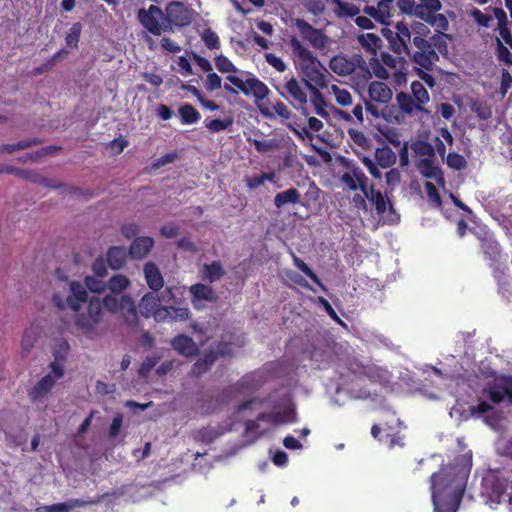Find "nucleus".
Returning a JSON list of instances; mask_svg holds the SVG:
<instances>
[{"mask_svg": "<svg viewBox=\"0 0 512 512\" xmlns=\"http://www.w3.org/2000/svg\"><path fill=\"white\" fill-rule=\"evenodd\" d=\"M471 470V459L459 455L430 477L435 512H457Z\"/></svg>", "mask_w": 512, "mask_h": 512, "instance_id": "1", "label": "nucleus"}, {"mask_svg": "<svg viewBox=\"0 0 512 512\" xmlns=\"http://www.w3.org/2000/svg\"><path fill=\"white\" fill-rule=\"evenodd\" d=\"M137 19L150 34L160 36L165 32L173 33L175 27L188 26L192 22V10L183 2L172 1L166 5L165 12L157 5L140 8Z\"/></svg>", "mask_w": 512, "mask_h": 512, "instance_id": "2", "label": "nucleus"}, {"mask_svg": "<svg viewBox=\"0 0 512 512\" xmlns=\"http://www.w3.org/2000/svg\"><path fill=\"white\" fill-rule=\"evenodd\" d=\"M119 302L120 298L115 294H107L103 299L91 297L87 305V313H81L75 319V328L81 334L90 336L103 319V308L115 314L119 310Z\"/></svg>", "mask_w": 512, "mask_h": 512, "instance_id": "3", "label": "nucleus"}, {"mask_svg": "<svg viewBox=\"0 0 512 512\" xmlns=\"http://www.w3.org/2000/svg\"><path fill=\"white\" fill-rule=\"evenodd\" d=\"M447 37L445 33H434L429 39L416 37L410 47L414 63L425 70H431L439 60L438 53L447 51Z\"/></svg>", "mask_w": 512, "mask_h": 512, "instance_id": "4", "label": "nucleus"}, {"mask_svg": "<svg viewBox=\"0 0 512 512\" xmlns=\"http://www.w3.org/2000/svg\"><path fill=\"white\" fill-rule=\"evenodd\" d=\"M138 308L144 318L154 317L156 321L167 319L185 321L190 315L186 307L162 306L160 298L153 291L142 296Z\"/></svg>", "mask_w": 512, "mask_h": 512, "instance_id": "5", "label": "nucleus"}, {"mask_svg": "<svg viewBox=\"0 0 512 512\" xmlns=\"http://www.w3.org/2000/svg\"><path fill=\"white\" fill-rule=\"evenodd\" d=\"M481 494L491 507L500 503L512 505V481L499 471H489L482 479Z\"/></svg>", "mask_w": 512, "mask_h": 512, "instance_id": "6", "label": "nucleus"}, {"mask_svg": "<svg viewBox=\"0 0 512 512\" xmlns=\"http://www.w3.org/2000/svg\"><path fill=\"white\" fill-rule=\"evenodd\" d=\"M291 55L296 67L300 68L302 73L317 85H325V76L317 68L318 59L306 48L296 36L289 39Z\"/></svg>", "mask_w": 512, "mask_h": 512, "instance_id": "7", "label": "nucleus"}, {"mask_svg": "<svg viewBox=\"0 0 512 512\" xmlns=\"http://www.w3.org/2000/svg\"><path fill=\"white\" fill-rule=\"evenodd\" d=\"M248 75L249 77L246 80L235 75H227L225 79L233 86L225 84L224 89L231 94H237L238 91L246 96L252 94L256 102L267 98L270 93L268 86L253 74L248 73Z\"/></svg>", "mask_w": 512, "mask_h": 512, "instance_id": "8", "label": "nucleus"}, {"mask_svg": "<svg viewBox=\"0 0 512 512\" xmlns=\"http://www.w3.org/2000/svg\"><path fill=\"white\" fill-rule=\"evenodd\" d=\"M70 292L71 294L63 299L60 295H53V303L60 310H64L66 308H70L73 312H75L74 320L81 313H87V305L90 300L88 298V292L85 284L78 281L70 282Z\"/></svg>", "mask_w": 512, "mask_h": 512, "instance_id": "9", "label": "nucleus"}, {"mask_svg": "<svg viewBox=\"0 0 512 512\" xmlns=\"http://www.w3.org/2000/svg\"><path fill=\"white\" fill-rule=\"evenodd\" d=\"M381 33L394 53L398 55H411V32L407 24L397 22L396 24L384 26L381 29Z\"/></svg>", "mask_w": 512, "mask_h": 512, "instance_id": "10", "label": "nucleus"}, {"mask_svg": "<svg viewBox=\"0 0 512 512\" xmlns=\"http://www.w3.org/2000/svg\"><path fill=\"white\" fill-rule=\"evenodd\" d=\"M330 69L339 76H347L359 69L360 73L365 79L371 77L366 60L360 54H353L352 56L347 55H336L329 63Z\"/></svg>", "mask_w": 512, "mask_h": 512, "instance_id": "11", "label": "nucleus"}, {"mask_svg": "<svg viewBox=\"0 0 512 512\" xmlns=\"http://www.w3.org/2000/svg\"><path fill=\"white\" fill-rule=\"evenodd\" d=\"M483 394L493 404H500L506 401L512 405V376H496L492 382L487 383L484 387Z\"/></svg>", "mask_w": 512, "mask_h": 512, "instance_id": "12", "label": "nucleus"}, {"mask_svg": "<svg viewBox=\"0 0 512 512\" xmlns=\"http://www.w3.org/2000/svg\"><path fill=\"white\" fill-rule=\"evenodd\" d=\"M304 81L306 79H302L301 81L292 77L283 86L284 91H281L280 94L283 96L296 110L301 111V113L305 116H308L309 112L306 108L307 105V93L304 85Z\"/></svg>", "mask_w": 512, "mask_h": 512, "instance_id": "13", "label": "nucleus"}, {"mask_svg": "<svg viewBox=\"0 0 512 512\" xmlns=\"http://www.w3.org/2000/svg\"><path fill=\"white\" fill-rule=\"evenodd\" d=\"M472 233L480 243V248L485 260L489 261L491 267H494L501 258V246L494 234L484 228L472 230Z\"/></svg>", "mask_w": 512, "mask_h": 512, "instance_id": "14", "label": "nucleus"}, {"mask_svg": "<svg viewBox=\"0 0 512 512\" xmlns=\"http://www.w3.org/2000/svg\"><path fill=\"white\" fill-rule=\"evenodd\" d=\"M295 26L302 38L308 41L312 47L316 49H323L327 44L326 35L319 29L313 27L304 19H296Z\"/></svg>", "mask_w": 512, "mask_h": 512, "instance_id": "15", "label": "nucleus"}, {"mask_svg": "<svg viewBox=\"0 0 512 512\" xmlns=\"http://www.w3.org/2000/svg\"><path fill=\"white\" fill-rule=\"evenodd\" d=\"M346 171L341 176V181L352 191L360 189L362 192L368 188V178L364 171L357 165L348 163Z\"/></svg>", "mask_w": 512, "mask_h": 512, "instance_id": "16", "label": "nucleus"}, {"mask_svg": "<svg viewBox=\"0 0 512 512\" xmlns=\"http://www.w3.org/2000/svg\"><path fill=\"white\" fill-rule=\"evenodd\" d=\"M118 312L125 324L131 328L139 326V316L137 312V306L133 298L128 294L120 296Z\"/></svg>", "mask_w": 512, "mask_h": 512, "instance_id": "17", "label": "nucleus"}, {"mask_svg": "<svg viewBox=\"0 0 512 512\" xmlns=\"http://www.w3.org/2000/svg\"><path fill=\"white\" fill-rule=\"evenodd\" d=\"M171 347L180 355L193 358L198 355L199 348L194 340L186 335L179 334L171 340Z\"/></svg>", "mask_w": 512, "mask_h": 512, "instance_id": "18", "label": "nucleus"}, {"mask_svg": "<svg viewBox=\"0 0 512 512\" xmlns=\"http://www.w3.org/2000/svg\"><path fill=\"white\" fill-rule=\"evenodd\" d=\"M364 11L384 26L392 24L390 19L394 12V4L379 1L376 6H366Z\"/></svg>", "mask_w": 512, "mask_h": 512, "instance_id": "19", "label": "nucleus"}, {"mask_svg": "<svg viewBox=\"0 0 512 512\" xmlns=\"http://www.w3.org/2000/svg\"><path fill=\"white\" fill-rule=\"evenodd\" d=\"M102 496L97 497L96 499H70L68 501L62 503H55L46 506L47 512H71L76 508H82L89 505L98 504L102 500Z\"/></svg>", "mask_w": 512, "mask_h": 512, "instance_id": "20", "label": "nucleus"}, {"mask_svg": "<svg viewBox=\"0 0 512 512\" xmlns=\"http://www.w3.org/2000/svg\"><path fill=\"white\" fill-rule=\"evenodd\" d=\"M189 291L192 296V304L196 309L200 308L198 305L200 301L215 302L218 298L211 286L202 283L191 285Z\"/></svg>", "mask_w": 512, "mask_h": 512, "instance_id": "21", "label": "nucleus"}, {"mask_svg": "<svg viewBox=\"0 0 512 512\" xmlns=\"http://www.w3.org/2000/svg\"><path fill=\"white\" fill-rule=\"evenodd\" d=\"M143 272L146 283L153 292H158L163 288L164 278L159 267L154 262L149 261L145 263Z\"/></svg>", "mask_w": 512, "mask_h": 512, "instance_id": "22", "label": "nucleus"}, {"mask_svg": "<svg viewBox=\"0 0 512 512\" xmlns=\"http://www.w3.org/2000/svg\"><path fill=\"white\" fill-rule=\"evenodd\" d=\"M154 246V239L148 236L136 237L130 247L129 255L133 259H142L149 254Z\"/></svg>", "mask_w": 512, "mask_h": 512, "instance_id": "23", "label": "nucleus"}, {"mask_svg": "<svg viewBox=\"0 0 512 512\" xmlns=\"http://www.w3.org/2000/svg\"><path fill=\"white\" fill-rule=\"evenodd\" d=\"M364 196L375 206L376 213L380 216L384 215L389 205L390 212L394 213V208L389 200H386L381 191L375 190L373 186L367 188L363 192Z\"/></svg>", "mask_w": 512, "mask_h": 512, "instance_id": "24", "label": "nucleus"}, {"mask_svg": "<svg viewBox=\"0 0 512 512\" xmlns=\"http://www.w3.org/2000/svg\"><path fill=\"white\" fill-rule=\"evenodd\" d=\"M368 94L371 101L386 104L392 99V90L383 82L374 81L369 84Z\"/></svg>", "mask_w": 512, "mask_h": 512, "instance_id": "25", "label": "nucleus"}, {"mask_svg": "<svg viewBox=\"0 0 512 512\" xmlns=\"http://www.w3.org/2000/svg\"><path fill=\"white\" fill-rule=\"evenodd\" d=\"M419 172L428 179H434L437 182H444L441 169L435 164L433 158H423L417 163Z\"/></svg>", "mask_w": 512, "mask_h": 512, "instance_id": "26", "label": "nucleus"}, {"mask_svg": "<svg viewBox=\"0 0 512 512\" xmlns=\"http://www.w3.org/2000/svg\"><path fill=\"white\" fill-rule=\"evenodd\" d=\"M54 385L55 378H53L52 374H47L28 392V396L32 401L39 400L45 397L53 389Z\"/></svg>", "mask_w": 512, "mask_h": 512, "instance_id": "27", "label": "nucleus"}, {"mask_svg": "<svg viewBox=\"0 0 512 512\" xmlns=\"http://www.w3.org/2000/svg\"><path fill=\"white\" fill-rule=\"evenodd\" d=\"M441 8L442 4L440 0H420V3L417 4L415 16L426 23V21L440 11Z\"/></svg>", "mask_w": 512, "mask_h": 512, "instance_id": "28", "label": "nucleus"}, {"mask_svg": "<svg viewBox=\"0 0 512 512\" xmlns=\"http://www.w3.org/2000/svg\"><path fill=\"white\" fill-rule=\"evenodd\" d=\"M127 250L121 246H112L108 249L106 257L109 267L113 270L121 269L127 261Z\"/></svg>", "mask_w": 512, "mask_h": 512, "instance_id": "29", "label": "nucleus"}, {"mask_svg": "<svg viewBox=\"0 0 512 512\" xmlns=\"http://www.w3.org/2000/svg\"><path fill=\"white\" fill-rule=\"evenodd\" d=\"M257 420L271 424L294 422L295 413L292 409L285 410L284 412H262L257 416Z\"/></svg>", "mask_w": 512, "mask_h": 512, "instance_id": "30", "label": "nucleus"}, {"mask_svg": "<svg viewBox=\"0 0 512 512\" xmlns=\"http://www.w3.org/2000/svg\"><path fill=\"white\" fill-rule=\"evenodd\" d=\"M216 354L212 351H207L202 357H200L192 366L191 375L195 377H201L207 371L211 369L213 364L216 362Z\"/></svg>", "mask_w": 512, "mask_h": 512, "instance_id": "31", "label": "nucleus"}, {"mask_svg": "<svg viewBox=\"0 0 512 512\" xmlns=\"http://www.w3.org/2000/svg\"><path fill=\"white\" fill-rule=\"evenodd\" d=\"M305 87L312 93V104L314 106L315 113L321 117L328 118L329 113L326 110L327 104L323 94L313 86L310 81H304Z\"/></svg>", "mask_w": 512, "mask_h": 512, "instance_id": "32", "label": "nucleus"}, {"mask_svg": "<svg viewBox=\"0 0 512 512\" xmlns=\"http://www.w3.org/2000/svg\"><path fill=\"white\" fill-rule=\"evenodd\" d=\"M396 159L395 152L388 145H383L375 151L376 163L383 169L392 167L396 163Z\"/></svg>", "mask_w": 512, "mask_h": 512, "instance_id": "33", "label": "nucleus"}, {"mask_svg": "<svg viewBox=\"0 0 512 512\" xmlns=\"http://www.w3.org/2000/svg\"><path fill=\"white\" fill-rule=\"evenodd\" d=\"M361 375L373 383L385 384L389 381L388 371L375 365L364 366Z\"/></svg>", "mask_w": 512, "mask_h": 512, "instance_id": "34", "label": "nucleus"}, {"mask_svg": "<svg viewBox=\"0 0 512 512\" xmlns=\"http://www.w3.org/2000/svg\"><path fill=\"white\" fill-rule=\"evenodd\" d=\"M225 275V270L219 261L204 264L202 267V278L209 283L220 280Z\"/></svg>", "mask_w": 512, "mask_h": 512, "instance_id": "35", "label": "nucleus"}, {"mask_svg": "<svg viewBox=\"0 0 512 512\" xmlns=\"http://www.w3.org/2000/svg\"><path fill=\"white\" fill-rule=\"evenodd\" d=\"M396 102L401 112L407 115H411L414 111H425V109L420 108L412 96L406 92L397 93Z\"/></svg>", "mask_w": 512, "mask_h": 512, "instance_id": "36", "label": "nucleus"}, {"mask_svg": "<svg viewBox=\"0 0 512 512\" xmlns=\"http://www.w3.org/2000/svg\"><path fill=\"white\" fill-rule=\"evenodd\" d=\"M129 278L124 274H115L113 275L107 282V288L111 292V294L115 295H123V291H125L130 286Z\"/></svg>", "mask_w": 512, "mask_h": 512, "instance_id": "37", "label": "nucleus"}, {"mask_svg": "<svg viewBox=\"0 0 512 512\" xmlns=\"http://www.w3.org/2000/svg\"><path fill=\"white\" fill-rule=\"evenodd\" d=\"M301 195L296 188H289L285 191L277 193L274 197V205L277 208L283 207L285 204H295L300 201Z\"/></svg>", "mask_w": 512, "mask_h": 512, "instance_id": "38", "label": "nucleus"}, {"mask_svg": "<svg viewBox=\"0 0 512 512\" xmlns=\"http://www.w3.org/2000/svg\"><path fill=\"white\" fill-rule=\"evenodd\" d=\"M16 176L20 177V178H23V179H26V180H30L32 182H35V183H40V184H43L47 187H50V188H53V189H60L62 187H64V183L62 182H59L57 184H53L49 179L45 178V177H41L37 174H34L30 171H27V170H24V169H20V168H17L16 170V173H15Z\"/></svg>", "mask_w": 512, "mask_h": 512, "instance_id": "39", "label": "nucleus"}, {"mask_svg": "<svg viewBox=\"0 0 512 512\" xmlns=\"http://www.w3.org/2000/svg\"><path fill=\"white\" fill-rule=\"evenodd\" d=\"M178 113L181 122L186 125L197 123L201 118L199 111L189 103L181 105L178 109Z\"/></svg>", "mask_w": 512, "mask_h": 512, "instance_id": "40", "label": "nucleus"}, {"mask_svg": "<svg viewBox=\"0 0 512 512\" xmlns=\"http://www.w3.org/2000/svg\"><path fill=\"white\" fill-rule=\"evenodd\" d=\"M293 256V263L294 265L301 270L308 278H310L321 290L324 292L327 291L326 286L321 281V279L314 273V271L299 257H297L295 254Z\"/></svg>", "mask_w": 512, "mask_h": 512, "instance_id": "41", "label": "nucleus"}, {"mask_svg": "<svg viewBox=\"0 0 512 512\" xmlns=\"http://www.w3.org/2000/svg\"><path fill=\"white\" fill-rule=\"evenodd\" d=\"M40 335L38 326L31 325L29 328L24 330L21 340L22 349L29 353L34 347L36 340Z\"/></svg>", "mask_w": 512, "mask_h": 512, "instance_id": "42", "label": "nucleus"}, {"mask_svg": "<svg viewBox=\"0 0 512 512\" xmlns=\"http://www.w3.org/2000/svg\"><path fill=\"white\" fill-rule=\"evenodd\" d=\"M412 98L418 104L420 108H424L423 105L429 102V93L424 85L419 81H413L411 83Z\"/></svg>", "mask_w": 512, "mask_h": 512, "instance_id": "43", "label": "nucleus"}, {"mask_svg": "<svg viewBox=\"0 0 512 512\" xmlns=\"http://www.w3.org/2000/svg\"><path fill=\"white\" fill-rule=\"evenodd\" d=\"M40 143H42L41 139L30 138L27 140H21L17 143H13V144L0 145V154H3V153L11 154L17 150L25 149V148L31 147L33 145H38Z\"/></svg>", "mask_w": 512, "mask_h": 512, "instance_id": "44", "label": "nucleus"}, {"mask_svg": "<svg viewBox=\"0 0 512 512\" xmlns=\"http://www.w3.org/2000/svg\"><path fill=\"white\" fill-rule=\"evenodd\" d=\"M82 28L83 27L80 22H75L72 24L69 32L65 37V43L67 47L78 49Z\"/></svg>", "mask_w": 512, "mask_h": 512, "instance_id": "45", "label": "nucleus"}, {"mask_svg": "<svg viewBox=\"0 0 512 512\" xmlns=\"http://www.w3.org/2000/svg\"><path fill=\"white\" fill-rule=\"evenodd\" d=\"M409 29L412 42L416 40V37L429 39L433 35L427 23L416 21L411 24Z\"/></svg>", "mask_w": 512, "mask_h": 512, "instance_id": "46", "label": "nucleus"}, {"mask_svg": "<svg viewBox=\"0 0 512 512\" xmlns=\"http://www.w3.org/2000/svg\"><path fill=\"white\" fill-rule=\"evenodd\" d=\"M161 356L159 355H153V356H147L142 364L140 365L138 369V375L141 378H147L149 374L151 373L152 369L157 365L159 362Z\"/></svg>", "mask_w": 512, "mask_h": 512, "instance_id": "47", "label": "nucleus"}, {"mask_svg": "<svg viewBox=\"0 0 512 512\" xmlns=\"http://www.w3.org/2000/svg\"><path fill=\"white\" fill-rule=\"evenodd\" d=\"M233 124L232 118L205 120V126L211 133L226 130Z\"/></svg>", "mask_w": 512, "mask_h": 512, "instance_id": "48", "label": "nucleus"}, {"mask_svg": "<svg viewBox=\"0 0 512 512\" xmlns=\"http://www.w3.org/2000/svg\"><path fill=\"white\" fill-rule=\"evenodd\" d=\"M470 109L481 120H488L492 116L491 108L482 101H473Z\"/></svg>", "mask_w": 512, "mask_h": 512, "instance_id": "49", "label": "nucleus"}, {"mask_svg": "<svg viewBox=\"0 0 512 512\" xmlns=\"http://www.w3.org/2000/svg\"><path fill=\"white\" fill-rule=\"evenodd\" d=\"M201 39L210 50H218L220 48L219 37L211 28L204 29Z\"/></svg>", "mask_w": 512, "mask_h": 512, "instance_id": "50", "label": "nucleus"}, {"mask_svg": "<svg viewBox=\"0 0 512 512\" xmlns=\"http://www.w3.org/2000/svg\"><path fill=\"white\" fill-rule=\"evenodd\" d=\"M411 147L417 156H426V158L434 157V147L426 141L418 140L414 142Z\"/></svg>", "mask_w": 512, "mask_h": 512, "instance_id": "51", "label": "nucleus"}, {"mask_svg": "<svg viewBox=\"0 0 512 512\" xmlns=\"http://www.w3.org/2000/svg\"><path fill=\"white\" fill-rule=\"evenodd\" d=\"M426 23L435 27L436 33H444V31L449 28V22L446 16L438 12L435 13L433 17H430Z\"/></svg>", "mask_w": 512, "mask_h": 512, "instance_id": "52", "label": "nucleus"}, {"mask_svg": "<svg viewBox=\"0 0 512 512\" xmlns=\"http://www.w3.org/2000/svg\"><path fill=\"white\" fill-rule=\"evenodd\" d=\"M214 61L217 70L221 73L238 72L237 67L232 63V61L222 54L215 57Z\"/></svg>", "mask_w": 512, "mask_h": 512, "instance_id": "53", "label": "nucleus"}, {"mask_svg": "<svg viewBox=\"0 0 512 512\" xmlns=\"http://www.w3.org/2000/svg\"><path fill=\"white\" fill-rule=\"evenodd\" d=\"M447 165L457 171L464 170L467 167V161L464 156L456 152H450L446 159Z\"/></svg>", "mask_w": 512, "mask_h": 512, "instance_id": "54", "label": "nucleus"}, {"mask_svg": "<svg viewBox=\"0 0 512 512\" xmlns=\"http://www.w3.org/2000/svg\"><path fill=\"white\" fill-rule=\"evenodd\" d=\"M348 134L351 140L359 147L363 149H369L371 140L362 132L356 129H349Z\"/></svg>", "mask_w": 512, "mask_h": 512, "instance_id": "55", "label": "nucleus"}, {"mask_svg": "<svg viewBox=\"0 0 512 512\" xmlns=\"http://www.w3.org/2000/svg\"><path fill=\"white\" fill-rule=\"evenodd\" d=\"M210 351L216 354V360L219 357H231L233 355V348L230 342L220 341Z\"/></svg>", "mask_w": 512, "mask_h": 512, "instance_id": "56", "label": "nucleus"}, {"mask_svg": "<svg viewBox=\"0 0 512 512\" xmlns=\"http://www.w3.org/2000/svg\"><path fill=\"white\" fill-rule=\"evenodd\" d=\"M222 86L221 77L215 72L211 71L207 74L206 79L204 81V87L208 92H213L215 90L220 89Z\"/></svg>", "mask_w": 512, "mask_h": 512, "instance_id": "57", "label": "nucleus"}, {"mask_svg": "<svg viewBox=\"0 0 512 512\" xmlns=\"http://www.w3.org/2000/svg\"><path fill=\"white\" fill-rule=\"evenodd\" d=\"M336 13L339 17H354L359 14V8L352 3L342 1Z\"/></svg>", "mask_w": 512, "mask_h": 512, "instance_id": "58", "label": "nucleus"}, {"mask_svg": "<svg viewBox=\"0 0 512 512\" xmlns=\"http://www.w3.org/2000/svg\"><path fill=\"white\" fill-rule=\"evenodd\" d=\"M247 141L254 145L257 152L264 154L270 150H272L276 143L274 140H257V139H251L247 138Z\"/></svg>", "mask_w": 512, "mask_h": 512, "instance_id": "59", "label": "nucleus"}, {"mask_svg": "<svg viewBox=\"0 0 512 512\" xmlns=\"http://www.w3.org/2000/svg\"><path fill=\"white\" fill-rule=\"evenodd\" d=\"M470 16L478 23L479 26L488 28L490 26V22L492 21V17L490 15L484 14L481 10L477 8H473L470 11Z\"/></svg>", "mask_w": 512, "mask_h": 512, "instance_id": "60", "label": "nucleus"}, {"mask_svg": "<svg viewBox=\"0 0 512 512\" xmlns=\"http://www.w3.org/2000/svg\"><path fill=\"white\" fill-rule=\"evenodd\" d=\"M497 58L500 62H503L507 65H511L512 64V56H511V53L509 51V49L504 46V44L502 43V41L500 39H497Z\"/></svg>", "mask_w": 512, "mask_h": 512, "instance_id": "61", "label": "nucleus"}, {"mask_svg": "<svg viewBox=\"0 0 512 512\" xmlns=\"http://www.w3.org/2000/svg\"><path fill=\"white\" fill-rule=\"evenodd\" d=\"M107 260L103 257H98L92 264V271L97 277L103 278L107 275Z\"/></svg>", "mask_w": 512, "mask_h": 512, "instance_id": "62", "label": "nucleus"}, {"mask_svg": "<svg viewBox=\"0 0 512 512\" xmlns=\"http://www.w3.org/2000/svg\"><path fill=\"white\" fill-rule=\"evenodd\" d=\"M265 60L266 62L271 65L274 69H276L279 72H284L287 68L285 62L278 56H276L273 53H266L265 54Z\"/></svg>", "mask_w": 512, "mask_h": 512, "instance_id": "63", "label": "nucleus"}, {"mask_svg": "<svg viewBox=\"0 0 512 512\" xmlns=\"http://www.w3.org/2000/svg\"><path fill=\"white\" fill-rule=\"evenodd\" d=\"M424 187L429 200L437 206H440L442 199L436 186L432 182H426Z\"/></svg>", "mask_w": 512, "mask_h": 512, "instance_id": "64", "label": "nucleus"}]
</instances>
